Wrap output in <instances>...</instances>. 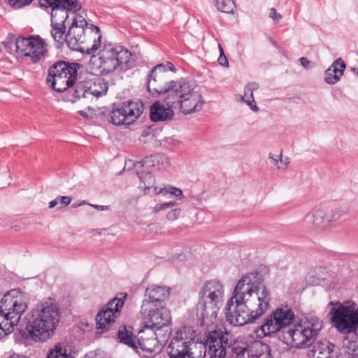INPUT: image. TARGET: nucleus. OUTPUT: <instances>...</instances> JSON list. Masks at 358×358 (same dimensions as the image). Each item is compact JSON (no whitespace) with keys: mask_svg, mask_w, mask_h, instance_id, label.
I'll list each match as a JSON object with an SVG mask.
<instances>
[{"mask_svg":"<svg viewBox=\"0 0 358 358\" xmlns=\"http://www.w3.org/2000/svg\"><path fill=\"white\" fill-rule=\"evenodd\" d=\"M252 277L255 278L254 273L243 275L237 282L232 296L227 303L225 317L227 321L231 325L241 327L253 322L264 313L263 302L266 308L268 307V299L266 295L263 298L257 296L260 303L255 311H250L245 304V296H250L255 292L258 294L260 288V282H253Z\"/></svg>","mask_w":358,"mask_h":358,"instance_id":"1","label":"nucleus"},{"mask_svg":"<svg viewBox=\"0 0 358 358\" xmlns=\"http://www.w3.org/2000/svg\"><path fill=\"white\" fill-rule=\"evenodd\" d=\"M60 318L58 305L50 299L26 316L25 327L19 334L24 342L44 343L52 337Z\"/></svg>","mask_w":358,"mask_h":358,"instance_id":"2","label":"nucleus"},{"mask_svg":"<svg viewBox=\"0 0 358 358\" xmlns=\"http://www.w3.org/2000/svg\"><path fill=\"white\" fill-rule=\"evenodd\" d=\"M131 53L122 46H108L101 49L98 55H92L90 65L94 75L101 76L119 69L126 71L131 67Z\"/></svg>","mask_w":358,"mask_h":358,"instance_id":"3","label":"nucleus"},{"mask_svg":"<svg viewBox=\"0 0 358 358\" xmlns=\"http://www.w3.org/2000/svg\"><path fill=\"white\" fill-rule=\"evenodd\" d=\"M322 326V320L317 317H307L303 322L292 324L280 338L291 348H306L314 343Z\"/></svg>","mask_w":358,"mask_h":358,"instance_id":"4","label":"nucleus"},{"mask_svg":"<svg viewBox=\"0 0 358 358\" xmlns=\"http://www.w3.org/2000/svg\"><path fill=\"white\" fill-rule=\"evenodd\" d=\"M168 70L176 72L174 65L169 62L155 66L147 76L146 87L149 94L155 98H166L177 90L180 80L175 81L169 78ZM168 102L169 100L166 99Z\"/></svg>","mask_w":358,"mask_h":358,"instance_id":"5","label":"nucleus"},{"mask_svg":"<svg viewBox=\"0 0 358 358\" xmlns=\"http://www.w3.org/2000/svg\"><path fill=\"white\" fill-rule=\"evenodd\" d=\"M223 302L224 285L215 279L206 280L199 293L197 313L200 314L203 320L216 317Z\"/></svg>","mask_w":358,"mask_h":358,"instance_id":"6","label":"nucleus"},{"mask_svg":"<svg viewBox=\"0 0 358 358\" xmlns=\"http://www.w3.org/2000/svg\"><path fill=\"white\" fill-rule=\"evenodd\" d=\"M81 64L58 60L54 62L48 70L47 85L57 92H64L69 87H73L78 78V69Z\"/></svg>","mask_w":358,"mask_h":358,"instance_id":"7","label":"nucleus"},{"mask_svg":"<svg viewBox=\"0 0 358 358\" xmlns=\"http://www.w3.org/2000/svg\"><path fill=\"white\" fill-rule=\"evenodd\" d=\"M175 108H179L184 114L199 111L203 108L202 95L194 90L193 83L186 79H181L177 90L167 99Z\"/></svg>","mask_w":358,"mask_h":358,"instance_id":"8","label":"nucleus"},{"mask_svg":"<svg viewBox=\"0 0 358 358\" xmlns=\"http://www.w3.org/2000/svg\"><path fill=\"white\" fill-rule=\"evenodd\" d=\"M331 322L341 333H355L358 327V308L352 305L345 306L339 301H331Z\"/></svg>","mask_w":358,"mask_h":358,"instance_id":"9","label":"nucleus"},{"mask_svg":"<svg viewBox=\"0 0 358 358\" xmlns=\"http://www.w3.org/2000/svg\"><path fill=\"white\" fill-rule=\"evenodd\" d=\"M143 110L144 104L141 100H129L118 105L114 103L110 113H108V122L117 126L129 125L140 117Z\"/></svg>","mask_w":358,"mask_h":358,"instance_id":"10","label":"nucleus"},{"mask_svg":"<svg viewBox=\"0 0 358 358\" xmlns=\"http://www.w3.org/2000/svg\"><path fill=\"white\" fill-rule=\"evenodd\" d=\"M127 296L124 294L122 298H113L99 311L96 316V324L100 334L117 329L115 319L120 315Z\"/></svg>","mask_w":358,"mask_h":358,"instance_id":"11","label":"nucleus"},{"mask_svg":"<svg viewBox=\"0 0 358 358\" xmlns=\"http://www.w3.org/2000/svg\"><path fill=\"white\" fill-rule=\"evenodd\" d=\"M14 45L16 52L30 57L34 64L38 62L48 51L45 41L39 35L19 36L15 38Z\"/></svg>","mask_w":358,"mask_h":358,"instance_id":"12","label":"nucleus"},{"mask_svg":"<svg viewBox=\"0 0 358 358\" xmlns=\"http://www.w3.org/2000/svg\"><path fill=\"white\" fill-rule=\"evenodd\" d=\"M41 7L51 8V23H66L69 13H76L82 8L78 0H40Z\"/></svg>","mask_w":358,"mask_h":358,"instance_id":"13","label":"nucleus"},{"mask_svg":"<svg viewBox=\"0 0 358 358\" xmlns=\"http://www.w3.org/2000/svg\"><path fill=\"white\" fill-rule=\"evenodd\" d=\"M141 315H146L145 319V327L150 328L157 331L162 330L166 328L165 333L170 334L171 328L169 326L171 324V317L169 310L166 307V305L150 306L147 308L145 310L143 306L141 307Z\"/></svg>","mask_w":358,"mask_h":358,"instance_id":"14","label":"nucleus"},{"mask_svg":"<svg viewBox=\"0 0 358 358\" xmlns=\"http://www.w3.org/2000/svg\"><path fill=\"white\" fill-rule=\"evenodd\" d=\"M193 344V340H188L185 332L178 330L167 347L169 358H195Z\"/></svg>","mask_w":358,"mask_h":358,"instance_id":"15","label":"nucleus"},{"mask_svg":"<svg viewBox=\"0 0 358 358\" xmlns=\"http://www.w3.org/2000/svg\"><path fill=\"white\" fill-rule=\"evenodd\" d=\"M227 344L228 339L222 331H213L206 337L204 343H201V347L204 350L203 357L206 356L208 348L210 358H225Z\"/></svg>","mask_w":358,"mask_h":358,"instance_id":"16","label":"nucleus"},{"mask_svg":"<svg viewBox=\"0 0 358 358\" xmlns=\"http://www.w3.org/2000/svg\"><path fill=\"white\" fill-rule=\"evenodd\" d=\"M294 315L287 306L278 308L270 315V336L278 332L283 335L292 325Z\"/></svg>","mask_w":358,"mask_h":358,"instance_id":"17","label":"nucleus"},{"mask_svg":"<svg viewBox=\"0 0 358 358\" xmlns=\"http://www.w3.org/2000/svg\"><path fill=\"white\" fill-rule=\"evenodd\" d=\"M170 296V288L166 286L151 285L146 288L142 306L143 310L150 306L166 305Z\"/></svg>","mask_w":358,"mask_h":358,"instance_id":"18","label":"nucleus"},{"mask_svg":"<svg viewBox=\"0 0 358 358\" xmlns=\"http://www.w3.org/2000/svg\"><path fill=\"white\" fill-rule=\"evenodd\" d=\"M266 327L268 330V317H264L263 324L255 330L257 339L252 342L251 348L254 352L252 356L256 358H268V344L264 339L268 336V331H266Z\"/></svg>","mask_w":358,"mask_h":358,"instance_id":"19","label":"nucleus"},{"mask_svg":"<svg viewBox=\"0 0 358 358\" xmlns=\"http://www.w3.org/2000/svg\"><path fill=\"white\" fill-rule=\"evenodd\" d=\"M164 104L159 101H155L150 107V118L152 122H164L171 120L174 115V105L166 101V98H162Z\"/></svg>","mask_w":358,"mask_h":358,"instance_id":"20","label":"nucleus"},{"mask_svg":"<svg viewBox=\"0 0 358 358\" xmlns=\"http://www.w3.org/2000/svg\"><path fill=\"white\" fill-rule=\"evenodd\" d=\"M144 331H140L137 335L136 345L138 350L141 349L143 352L146 353V357H153L162 351V345L159 343L157 337L152 336L150 338H145L142 334Z\"/></svg>","mask_w":358,"mask_h":358,"instance_id":"21","label":"nucleus"},{"mask_svg":"<svg viewBox=\"0 0 358 358\" xmlns=\"http://www.w3.org/2000/svg\"><path fill=\"white\" fill-rule=\"evenodd\" d=\"M76 24V21L72 22L70 27L69 28L66 33V43L72 50L85 52L80 45V43H83V34L85 31L83 28H78Z\"/></svg>","mask_w":358,"mask_h":358,"instance_id":"22","label":"nucleus"},{"mask_svg":"<svg viewBox=\"0 0 358 358\" xmlns=\"http://www.w3.org/2000/svg\"><path fill=\"white\" fill-rule=\"evenodd\" d=\"M148 157H146L143 159L139 162H136L134 164V167L136 169V174L141 181L140 187L144 188L145 189H150V188H154V192L156 194H159L163 190V189H160L158 190L157 187L155 186V177L150 172H140L138 169L140 168L143 167L144 164L148 161Z\"/></svg>","mask_w":358,"mask_h":358,"instance_id":"23","label":"nucleus"},{"mask_svg":"<svg viewBox=\"0 0 358 358\" xmlns=\"http://www.w3.org/2000/svg\"><path fill=\"white\" fill-rule=\"evenodd\" d=\"M116 338L120 343H122L140 354L136 345L137 336L133 332V327L131 326H120L115 333Z\"/></svg>","mask_w":358,"mask_h":358,"instance_id":"24","label":"nucleus"},{"mask_svg":"<svg viewBox=\"0 0 358 358\" xmlns=\"http://www.w3.org/2000/svg\"><path fill=\"white\" fill-rule=\"evenodd\" d=\"M27 297L22 292L17 294L15 299L10 306V310L5 313L6 317L13 319L15 322L20 321L21 315L27 308Z\"/></svg>","mask_w":358,"mask_h":358,"instance_id":"25","label":"nucleus"},{"mask_svg":"<svg viewBox=\"0 0 358 358\" xmlns=\"http://www.w3.org/2000/svg\"><path fill=\"white\" fill-rule=\"evenodd\" d=\"M345 69V64L341 58L337 59L325 71L324 80L327 83L334 85L341 78Z\"/></svg>","mask_w":358,"mask_h":358,"instance_id":"26","label":"nucleus"},{"mask_svg":"<svg viewBox=\"0 0 358 358\" xmlns=\"http://www.w3.org/2000/svg\"><path fill=\"white\" fill-rule=\"evenodd\" d=\"M64 100L71 103L76 102L81 97L88 98L87 85L82 82L76 83L73 87H69L64 92Z\"/></svg>","mask_w":358,"mask_h":358,"instance_id":"27","label":"nucleus"},{"mask_svg":"<svg viewBox=\"0 0 358 358\" xmlns=\"http://www.w3.org/2000/svg\"><path fill=\"white\" fill-rule=\"evenodd\" d=\"M88 92V97L90 96H94L100 97L106 94L108 90V83L105 82L104 79L101 77L94 78L93 85H90L87 86Z\"/></svg>","mask_w":358,"mask_h":358,"instance_id":"28","label":"nucleus"},{"mask_svg":"<svg viewBox=\"0 0 358 358\" xmlns=\"http://www.w3.org/2000/svg\"><path fill=\"white\" fill-rule=\"evenodd\" d=\"M304 220L308 224H313L315 227H320L325 221V210L322 208L313 210L310 213L307 214Z\"/></svg>","mask_w":358,"mask_h":358,"instance_id":"29","label":"nucleus"},{"mask_svg":"<svg viewBox=\"0 0 358 358\" xmlns=\"http://www.w3.org/2000/svg\"><path fill=\"white\" fill-rule=\"evenodd\" d=\"M52 30L51 36L54 41L59 45H63L66 42V23H51Z\"/></svg>","mask_w":358,"mask_h":358,"instance_id":"30","label":"nucleus"},{"mask_svg":"<svg viewBox=\"0 0 358 358\" xmlns=\"http://www.w3.org/2000/svg\"><path fill=\"white\" fill-rule=\"evenodd\" d=\"M336 346L328 341H319L313 346V356L334 355V350Z\"/></svg>","mask_w":358,"mask_h":358,"instance_id":"31","label":"nucleus"},{"mask_svg":"<svg viewBox=\"0 0 358 358\" xmlns=\"http://www.w3.org/2000/svg\"><path fill=\"white\" fill-rule=\"evenodd\" d=\"M19 293L20 291L13 289L3 295L0 300V315H5L6 312L10 310V306H13V302Z\"/></svg>","mask_w":358,"mask_h":358,"instance_id":"32","label":"nucleus"},{"mask_svg":"<svg viewBox=\"0 0 358 358\" xmlns=\"http://www.w3.org/2000/svg\"><path fill=\"white\" fill-rule=\"evenodd\" d=\"M257 89L256 83H249L245 86L244 95L241 97L242 100L246 103L253 111L259 110L257 105L255 103V99L253 96V90Z\"/></svg>","mask_w":358,"mask_h":358,"instance_id":"33","label":"nucleus"},{"mask_svg":"<svg viewBox=\"0 0 358 358\" xmlns=\"http://www.w3.org/2000/svg\"><path fill=\"white\" fill-rule=\"evenodd\" d=\"M46 358H73L67 353L66 348H64L61 343H57L54 348L49 350Z\"/></svg>","mask_w":358,"mask_h":358,"instance_id":"34","label":"nucleus"},{"mask_svg":"<svg viewBox=\"0 0 358 358\" xmlns=\"http://www.w3.org/2000/svg\"><path fill=\"white\" fill-rule=\"evenodd\" d=\"M18 322H15L13 319L6 317L5 315H0V328L3 335H8L13 332L14 327Z\"/></svg>","mask_w":358,"mask_h":358,"instance_id":"35","label":"nucleus"},{"mask_svg":"<svg viewBox=\"0 0 358 358\" xmlns=\"http://www.w3.org/2000/svg\"><path fill=\"white\" fill-rule=\"evenodd\" d=\"M217 9L222 13H233L236 7L234 0H213Z\"/></svg>","mask_w":358,"mask_h":358,"instance_id":"36","label":"nucleus"},{"mask_svg":"<svg viewBox=\"0 0 358 358\" xmlns=\"http://www.w3.org/2000/svg\"><path fill=\"white\" fill-rule=\"evenodd\" d=\"M271 162L277 167L278 170L285 171L290 163V159L288 157H283L282 153L276 158L270 156Z\"/></svg>","mask_w":358,"mask_h":358,"instance_id":"37","label":"nucleus"},{"mask_svg":"<svg viewBox=\"0 0 358 358\" xmlns=\"http://www.w3.org/2000/svg\"><path fill=\"white\" fill-rule=\"evenodd\" d=\"M342 214V210L340 208L331 209L329 211H325V221L326 222L336 221L340 218Z\"/></svg>","mask_w":358,"mask_h":358,"instance_id":"38","label":"nucleus"},{"mask_svg":"<svg viewBox=\"0 0 358 358\" xmlns=\"http://www.w3.org/2000/svg\"><path fill=\"white\" fill-rule=\"evenodd\" d=\"M231 348V355L229 358H244L245 352L247 350L246 348L244 347H231L229 346Z\"/></svg>","mask_w":358,"mask_h":358,"instance_id":"39","label":"nucleus"},{"mask_svg":"<svg viewBox=\"0 0 358 358\" xmlns=\"http://www.w3.org/2000/svg\"><path fill=\"white\" fill-rule=\"evenodd\" d=\"M8 3L13 8H20L31 3L33 0H8Z\"/></svg>","mask_w":358,"mask_h":358,"instance_id":"40","label":"nucleus"},{"mask_svg":"<svg viewBox=\"0 0 358 358\" xmlns=\"http://www.w3.org/2000/svg\"><path fill=\"white\" fill-rule=\"evenodd\" d=\"M101 36H99L97 39H95L94 41L93 45L90 48L87 49V50L85 51L86 54L93 55L94 52H96L101 46Z\"/></svg>","mask_w":358,"mask_h":358,"instance_id":"41","label":"nucleus"},{"mask_svg":"<svg viewBox=\"0 0 358 358\" xmlns=\"http://www.w3.org/2000/svg\"><path fill=\"white\" fill-rule=\"evenodd\" d=\"M270 18H271L275 24L278 25L282 19V15L278 13L275 8H270Z\"/></svg>","mask_w":358,"mask_h":358,"instance_id":"42","label":"nucleus"},{"mask_svg":"<svg viewBox=\"0 0 358 358\" xmlns=\"http://www.w3.org/2000/svg\"><path fill=\"white\" fill-rule=\"evenodd\" d=\"M219 50H220V57L217 60L219 64L222 66L228 67L229 66L228 59H227L226 55H224V50H223L222 47L220 45H219Z\"/></svg>","mask_w":358,"mask_h":358,"instance_id":"43","label":"nucleus"},{"mask_svg":"<svg viewBox=\"0 0 358 358\" xmlns=\"http://www.w3.org/2000/svg\"><path fill=\"white\" fill-rule=\"evenodd\" d=\"M77 22L76 25L78 28H83L84 29L85 27H87L89 25V23L87 21L80 15H76V16L73 18V22Z\"/></svg>","mask_w":358,"mask_h":358,"instance_id":"44","label":"nucleus"},{"mask_svg":"<svg viewBox=\"0 0 358 358\" xmlns=\"http://www.w3.org/2000/svg\"><path fill=\"white\" fill-rule=\"evenodd\" d=\"M177 205L176 201H169L163 203H159L155 206V209L156 211H159L162 210H165L169 208H172Z\"/></svg>","mask_w":358,"mask_h":358,"instance_id":"45","label":"nucleus"},{"mask_svg":"<svg viewBox=\"0 0 358 358\" xmlns=\"http://www.w3.org/2000/svg\"><path fill=\"white\" fill-rule=\"evenodd\" d=\"M180 214V208H174V209L171 210L166 214V218L168 220L174 221L179 217Z\"/></svg>","mask_w":358,"mask_h":358,"instance_id":"46","label":"nucleus"},{"mask_svg":"<svg viewBox=\"0 0 358 358\" xmlns=\"http://www.w3.org/2000/svg\"><path fill=\"white\" fill-rule=\"evenodd\" d=\"M165 190L177 198H181L183 196L182 190L176 187L171 186L168 189L165 188Z\"/></svg>","mask_w":358,"mask_h":358,"instance_id":"47","label":"nucleus"},{"mask_svg":"<svg viewBox=\"0 0 358 358\" xmlns=\"http://www.w3.org/2000/svg\"><path fill=\"white\" fill-rule=\"evenodd\" d=\"M57 199L59 203L61 205V207L68 206L71 201V197L69 196H58Z\"/></svg>","mask_w":358,"mask_h":358,"instance_id":"48","label":"nucleus"},{"mask_svg":"<svg viewBox=\"0 0 358 358\" xmlns=\"http://www.w3.org/2000/svg\"><path fill=\"white\" fill-rule=\"evenodd\" d=\"M299 62L303 67L306 69H310L313 66V63L308 59L306 57H301L299 59Z\"/></svg>","mask_w":358,"mask_h":358,"instance_id":"49","label":"nucleus"},{"mask_svg":"<svg viewBox=\"0 0 358 358\" xmlns=\"http://www.w3.org/2000/svg\"><path fill=\"white\" fill-rule=\"evenodd\" d=\"M152 131V128L150 127L145 128L141 133V136L143 137H147L150 135Z\"/></svg>","mask_w":358,"mask_h":358,"instance_id":"50","label":"nucleus"},{"mask_svg":"<svg viewBox=\"0 0 358 358\" xmlns=\"http://www.w3.org/2000/svg\"><path fill=\"white\" fill-rule=\"evenodd\" d=\"M110 110H109V109H107V108H103V110L100 112V115L107 117V120H110V117L108 116V113H110Z\"/></svg>","mask_w":358,"mask_h":358,"instance_id":"51","label":"nucleus"},{"mask_svg":"<svg viewBox=\"0 0 358 358\" xmlns=\"http://www.w3.org/2000/svg\"><path fill=\"white\" fill-rule=\"evenodd\" d=\"M90 206L99 210H106L108 208V206H101V205H90Z\"/></svg>","mask_w":358,"mask_h":358,"instance_id":"52","label":"nucleus"},{"mask_svg":"<svg viewBox=\"0 0 358 358\" xmlns=\"http://www.w3.org/2000/svg\"><path fill=\"white\" fill-rule=\"evenodd\" d=\"M58 203H59V202H58V199H57V197H56L54 200L51 201L49 203V208H54V207H55Z\"/></svg>","mask_w":358,"mask_h":358,"instance_id":"53","label":"nucleus"},{"mask_svg":"<svg viewBox=\"0 0 358 358\" xmlns=\"http://www.w3.org/2000/svg\"><path fill=\"white\" fill-rule=\"evenodd\" d=\"M90 27L92 30H95L96 34H99V36H101V30H100L99 27H98L92 24H90Z\"/></svg>","mask_w":358,"mask_h":358,"instance_id":"54","label":"nucleus"},{"mask_svg":"<svg viewBox=\"0 0 358 358\" xmlns=\"http://www.w3.org/2000/svg\"><path fill=\"white\" fill-rule=\"evenodd\" d=\"M84 204H87V203L85 201H83L81 202H79V203H73L71 206L72 208H77V207H79L82 205H84Z\"/></svg>","mask_w":358,"mask_h":358,"instance_id":"55","label":"nucleus"},{"mask_svg":"<svg viewBox=\"0 0 358 358\" xmlns=\"http://www.w3.org/2000/svg\"><path fill=\"white\" fill-rule=\"evenodd\" d=\"M8 358H29L25 355H19V354H13L11 356H10Z\"/></svg>","mask_w":358,"mask_h":358,"instance_id":"56","label":"nucleus"},{"mask_svg":"<svg viewBox=\"0 0 358 358\" xmlns=\"http://www.w3.org/2000/svg\"><path fill=\"white\" fill-rule=\"evenodd\" d=\"M315 358H334V355H327V356H320L317 355Z\"/></svg>","mask_w":358,"mask_h":358,"instance_id":"57","label":"nucleus"},{"mask_svg":"<svg viewBox=\"0 0 358 358\" xmlns=\"http://www.w3.org/2000/svg\"><path fill=\"white\" fill-rule=\"evenodd\" d=\"M78 113H79L81 116H83V117H88V115H87V113L86 112H85L84 110H79V111H78Z\"/></svg>","mask_w":358,"mask_h":358,"instance_id":"58","label":"nucleus"},{"mask_svg":"<svg viewBox=\"0 0 358 358\" xmlns=\"http://www.w3.org/2000/svg\"><path fill=\"white\" fill-rule=\"evenodd\" d=\"M12 229H13L15 231H17L20 230V227L17 225H14L12 227Z\"/></svg>","mask_w":358,"mask_h":358,"instance_id":"59","label":"nucleus"},{"mask_svg":"<svg viewBox=\"0 0 358 358\" xmlns=\"http://www.w3.org/2000/svg\"><path fill=\"white\" fill-rule=\"evenodd\" d=\"M201 345V343L199 344ZM200 355L199 356H203V351L204 350L200 346Z\"/></svg>","mask_w":358,"mask_h":358,"instance_id":"60","label":"nucleus"},{"mask_svg":"<svg viewBox=\"0 0 358 358\" xmlns=\"http://www.w3.org/2000/svg\"><path fill=\"white\" fill-rule=\"evenodd\" d=\"M1 329V328H0ZM6 335H3V333H1V330H0V339L3 338Z\"/></svg>","mask_w":358,"mask_h":358,"instance_id":"61","label":"nucleus"},{"mask_svg":"<svg viewBox=\"0 0 358 358\" xmlns=\"http://www.w3.org/2000/svg\"><path fill=\"white\" fill-rule=\"evenodd\" d=\"M82 324L83 325H85L87 327L90 326V324L87 322H82Z\"/></svg>","mask_w":358,"mask_h":358,"instance_id":"62","label":"nucleus"},{"mask_svg":"<svg viewBox=\"0 0 358 358\" xmlns=\"http://www.w3.org/2000/svg\"><path fill=\"white\" fill-rule=\"evenodd\" d=\"M11 43H13V42H11V41H10V42H8V43H5V47H6V48H9L8 45H10V44H11Z\"/></svg>","mask_w":358,"mask_h":358,"instance_id":"63","label":"nucleus"},{"mask_svg":"<svg viewBox=\"0 0 358 358\" xmlns=\"http://www.w3.org/2000/svg\"><path fill=\"white\" fill-rule=\"evenodd\" d=\"M352 71L356 72L357 75L358 76V69L353 68Z\"/></svg>","mask_w":358,"mask_h":358,"instance_id":"64","label":"nucleus"}]
</instances>
